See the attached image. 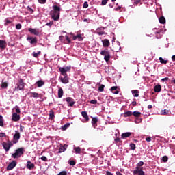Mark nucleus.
I'll return each instance as SVG.
<instances>
[{"instance_id":"1","label":"nucleus","mask_w":175,"mask_h":175,"mask_svg":"<svg viewBox=\"0 0 175 175\" xmlns=\"http://www.w3.org/2000/svg\"><path fill=\"white\" fill-rule=\"evenodd\" d=\"M53 10L51 11V16L53 20L58 21L59 20V14L61 12V8L58 5H53Z\"/></svg>"},{"instance_id":"2","label":"nucleus","mask_w":175,"mask_h":175,"mask_svg":"<svg viewBox=\"0 0 175 175\" xmlns=\"http://www.w3.org/2000/svg\"><path fill=\"white\" fill-rule=\"evenodd\" d=\"M23 154L24 148H20L16 150L15 153H13L12 154V158H14V159H16V158H20V157H21V155H23Z\"/></svg>"},{"instance_id":"3","label":"nucleus","mask_w":175,"mask_h":175,"mask_svg":"<svg viewBox=\"0 0 175 175\" xmlns=\"http://www.w3.org/2000/svg\"><path fill=\"white\" fill-rule=\"evenodd\" d=\"M100 54V55H104V59L106 62H107L108 61H110V58H111L110 52H109L107 49L101 51Z\"/></svg>"},{"instance_id":"4","label":"nucleus","mask_w":175,"mask_h":175,"mask_svg":"<svg viewBox=\"0 0 175 175\" xmlns=\"http://www.w3.org/2000/svg\"><path fill=\"white\" fill-rule=\"evenodd\" d=\"M71 66H66V67H60L59 68V70L61 73V75H62V76H66L68 75V74H66V72H69L71 69Z\"/></svg>"},{"instance_id":"5","label":"nucleus","mask_w":175,"mask_h":175,"mask_svg":"<svg viewBox=\"0 0 175 175\" xmlns=\"http://www.w3.org/2000/svg\"><path fill=\"white\" fill-rule=\"evenodd\" d=\"M133 173L134 175H146L144 171H143V167L139 166H136Z\"/></svg>"},{"instance_id":"6","label":"nucleus","mask_w":175,"mask_h":175,"mask_svg":"<svg viewBox=\"0 0 175 175\" xmlns=\"http://www.w3.org/2000/svg\"><path fill=\"white\" fill-rule=\"evenodd\" d=\"M2 146L4 148V150L6 151V152H8V151H9L10 150V147H12V146H13V144L12 142H10V141H8V142H3L2 143Z\"/></svg>"},{"instance_id":"7","label":"nucleus","mask_w":175,"mask_h":175,"mask_svg":"<svg viewBox=\"0 0 175 175\" xmlns=\"http://www.w3.org/2000/svg\"><path fill=\"white\" fill-rule=\"evenodd\" d=\"M15 90L16 91H21V90H24V81L23 79H21L18 83L16 84V87H15Z\"/></svg>"},{"instance_id":"8","label":"nucleus","mask_w":175,"mask_h":175,"mask_svg":"<svg viewBox=\"0 0 175 175\" xmlns=\"http://www.w3.org/2000/svg\"><path fill=\"white\" fill-rule=\"evenodd\" d=\"M27 42H29V43H30V44H36V43H38V39L36 38V37H31V36H28L27 38Z\"/></svg>"},{"instance_id":"9","label":"nucleus","mask_w":175,"mask_h":175,"mask_svg":"<svg viewBox=\"0 0 175 175\" xmlns=\"http://www.w3.org/2000/svg\"><path fill=\"white\" fill-rule=\"evenodd\" d=\"M20 132H18V131H15V134L14 135V143L15 144L20 140Z\"/></svg>"},{"instance_id":"10","label":"nucleus","mask_w":175,"mask_h":175,"mask_svg":"<svg viewBox=\"0 0 175 175\" xmlns=\"http://www.w3.org/2000/svg\"><path fill=\"white\" fill-rule=\"evenodd\" d=\"M66 102L68 103V106L70 107H73L75 105V99L72 98V97H67Z\"/></svg>"},{"instance_id":"11","label":"nucleus","mask_w":175,"mask_h":175,"mask_svg":"<svg viewBox=\"0 0 175 175\" xmlns=\"http://www.w3.org/2000/svg\"><path fill=\"white\" fill-rule=\"evenodd\" d=\"M29 32L30 33H32L33 35H36V36H38L40 32L39 31V29H32V28H29L28 29Z\"/></svg>"},{"instance_id":"12","label":"nucleus","mask_w":175,"mask_h":175,"mask_svg":"<svg viewBox=\"0 0 175 175\" xmlns=\"http://www.w3.org/2000/svg\"><path fill=\"white\" fill-rule=\"evenodd\" d=\"M16 165H17V162H16L15 161H13L8 165L7 170H12L14 169V167H16Z\"/></svg>"},{"instance_id":"13","label":"nucleus","mask_w":175,"mask_h":175,"mask_svg":"<svg viewBox=\"0 0 175 175\" xmlns=\"http://www.w3.org/2000/svg\"><path fill=\"white\" fill-rule=\"evenodd\" d=\"M64 77H59V80L63 83V84H68L69 83V78L68 75H63Z\"/></svg>"},{"instance_id":"14","label":"nucleus","mask_w":175,"mask_h":175,"mask_svg":"<svg viewBox=\"0 0 175 175\" xmlns=\"http://www.w3.org/2000/svg\"><path fill=\"white\" fill-rule=\"evenodd\" d=\"M14 21L13 18H6L4 20V25L6 27L9 25V24H12Z\"/></svg>"},{"instance_id":"15","label":"nucleus","mask_w":175,"mask_h":175,"mask_svg":"<svg viewBox=\"0 0 175 175\" xmlns=\"http://www.w3.org/2000/svg\"><path fill=\"white\" fill-rule=\"evenodd\" d=\"M72 39L73 40H78L79 42H82L83 36H81V34L78 33L76 36H73Z\"/></svg>"},{"instance_id":"16","label":"nucleus","mask_w":175,"mask_h":175,"mask_svg":"<svg viewBox=\"0 0 175 175\" xmlns=\"http://www.w3.org/2000/svg\"><path fill=\"white\" fill-rule=\"evenodd\" d=\"M161 116H172V112L167 109H163L161 111Z\"/></svg>"},{"instance_id":"17","label":"nucleus","mask_w":175,"mask_h":175,"mask_svg":"<svg viewBox=\"0 0 175 175\" xmlns=\"http://www.w3.org/2000/svg\"><path fill=\"white\" fill-rule=\"evenodd\" d=\"M81 116L85 118V121L86 122H88L90 121V118L88 117V114L87 113V111H82Z\"/></svg>"},{"instance_id":"18","label":"nucleus","mask_w":175,"mask_h":175,"mask_svg":"<svg viewBox=\"0 0 175 175\" xmlns=\"http://www.w3.org/2000/svg\"><path fill=\"white\" fill-rule=\"evenodd\" d=\"M66 148H68V145L64 144V146H60L58 153L61 154V152H65L66 151Z\"/></svg>"},{"instance_id":"19","label":"nucleus","mask_w":175,"mask_h":175,"mask_svg":"<svg viewBox=\"0 0 175 175\" xmlns=\"http://www.w3.org/2000/svg\"><path fill=\"white\" fill-rule=\"evenodd\" d=\"M12 120L17 122L20 120V115L17 114L16 113H14L12 114Z\"/></svg>"},{"instance_id":"20","label":"nucleus","mask_w":175,"mask_h":175,"mask_svg":"<svg viewBox=\"0 0 175 175\" xmlns=\"http://www.w3.org/2000/svg\"><path fill=\"white\" fill-rule=\"evenodd\" d=\"M27 95H29L30 98H39V94L33 92H30L27 93Z\"/></svg>"},{"instance_id":"21","label":"nucleus","mask_w":175,"mask_h":175,"mask_svg":"<svg viewBox=\"0 0 175 175\" xmlns=\"http://www.w3.org/2000/svg\"><path fill=\"white\" fill-rule=\"evenodd\" d=\"M103 47H109L110 46V42L107 39L102 40Z\"/></svg>"},{"instance_id":"22","label":"nucleus","mask_w":175,"mask_h":175,"mask_svg":"<svg viewBox=\"0 0 175 175\" xmlns=\"http://www.w3.org/2000/svg\"><path fill=\"white\" fill-rule=\"evenodd\" d=\"M162 90V87L161 85L158 84L154 86V92H161Z\"/></svg>"},{"instance_id":"23","label":"nucleus","mask_w":175,"mask_h":175,"mask_svg":"<svg viewBox=\"0 0 175 175\" xmlns=\"http://www.w3.org/2000/svg\"><path fill=\"white\" fill-rule=\"evenodd\" d=\"M27 167L29 170H31V169H33V167H35V164L31 163V161H27Z\"/></svg>"},{"instance_id":"24","label":"nucleus","mask_w":175,"mask_h":175,"mask_svg":"<svg viewBox=\"0 0 175 175\" xmlns=\"http://www.w3.org/2000/svg\"><path fill=\"white\" fill-rule=\"evenodd\" d=\"M132 135V133L131 132H126L122 134L121 137L122 139H126V137H129Z\"/></svg>"},{"instance_id":"25","label":"nucleus","mask_w":175,"mask_h":175,"mask_svg":"<svg viewBox=\"0 0 175 175\" xmlns=\"http://www.w3.org/2000/svg\"><path fill=\"white\" fill-rule=\"evenodd\" d=\"M36 84L37 87H38V88H40V87H43V85H44V81L40 80V81H38L36 83Z\"/></svg>"},{"instance_id":"26","label":"nucleus","mask_w":175,"mask_h":175,"mask_svg":"<svg viewBox=\"0 0 175 175\" xmlns=\"http://www.w3.org/2000/svg\"><path fill=\"white\" fill-rule=\"evenodd\" d=\"M8 85H9V84L8 83V82L2 81L0 84V87H1V88H3L4 90H6V88H8Z\"/></svg>"},{"instance_id":"27","label":"nucleus","mask_w":175,"mask_h":175,"mask_svg":"<svg viewBox=\"0 0 175 175\" xmlns=\"http://www.w3.org/2000/svg\"><path fill=\"white\" fill-rule=\"evenodd\" d=\"M74 151L75 152V154H81V148L80 147H75L74 146Z\"/></svg>"},{"instance_id":"28","label":"nucleus","mask_w":175,"mask_h":175,"mask_svg":"<svg viewBox=\"0 0 175 175\" xmlns=\"http://www.w3.org/2000/svg\"><path fill=\"white\" fill-rule=\"evenodd\" d=\"M63 96H64V90H62V88H59L58 98H62Z\"/></svg>"},{"instance_id":"29","label":"nucleus","mask_w":175,"mask_h":175,"mask_svg":"<svg viewBox=\"0 0 175 175\" xmlns=\"http://www.w3.org/2000/svg\"><path fill=\"white\" fill-rule=\"evenodd\" d=\"M111 91L113 94H115L116 95H117V94H118V90H117V86H113L111 88Z\"/></svg>"},{"instance_id":"30","label":"nucleus","mask_w":175,"mask_h":175,"mask_svg":"<svg viewBox=\"0 0 175 175\" xmlns=\"http://www.w3.org/2000/svg\"><path fill=\"white\" fill-rule=\"evenodd\" d=\"M40 54H42V52L40 51H38V53L36 52L32 53V55L34 57V58H38V57H39Z\"/></svg>"},{"instance_id":"31","label":"nucleus","mask_w":175,"mask_h":175,"mask_svg":"<svg viewBox=\"0 0 175 175\" xmlns=\"http://www.w3.org/2000/svg\"><path fill=\"white\" fill-rule=\"evenodd\" d=\"M159 21L160 24H165V23H166V19L165 17L161 16L159 18Z\"/></svg>"},{"instance_id":"32","label":"nucleus","mask_w":175,"mask_h":175,"mask_svg":"<svg viewBox=\"0 0 175 175\" xmlns=\"http://www.w3.org/2000/svg\"><path fill=\"white\" fill-rule=\"evenodd\" d=\"M5 46H6V42L1 40H0V49H5Z\"/></svg>"},{"instance_id":"33","label":"nucleus","mask_w":175,"mask_h":175,"mask_svg":"<svg viewBox=\"0 0 175 175\" xmlns=\"http://www.w3.org/2000/svg\"><path fill=\"white\" fill-rule=\"evenodd\" d=\"M132 94L135 98H137L139 96V90H132Z\"/></svg>"},{"instance_id":"34","label":"nucleus","mask_w":175,"mask_h":175,"mask_svg":"<svg viewBox=\"0 0 175 175\" xmlns=\"http://www.w3.org/2000/svg\"><path fill=\"white\" fill-rule=\"evenodd\" d=\"M54 111H49V120H54Z\"/></svg>"},{"instance_id":"35","label":"nucleus","mask_w":175,"mask_h":175,"mask_svg":"<svg viewBox=\"0 0 175 175\" xmlns=\"http://www.w3.org/2000/svg\"><path fill=\"white\" fill-rule=\"evenodd\" d=\"M133 113L131 111H126L124 113V117H131L132 116Z\"/></svg>"},{"instance_id":"36","label":"nucleus","mask_w":175,"mask_h":175,"mask_svg":"<svg viewBox=\"0 0 175 175\" xmlns=\"http://www.w3.org/2000/svg\"><path fill=\"white\" fill-rule=\"evenodd\" d=\"M133 115L134 116V117H140V116H142V113L139 111H134L133 112Z\"/></svg>"},{"instance_id":"37","label":"nucleus","mask_w":175,"mask_h":175,"mask_svg":"<svg viewBox=\"0 0 175 175\" xmlns=\"http://www.w3.org/2000/svg\"><path fill=\"white\" fill-rule=\"evenodd\" d=\"M159 59L161 64H164L165 65H166V64H167V60H165L162 57H159Z\"/></svg>"},{"instance_id":"38","label":"nucleus","mask_w":175,"mask_h":175,"mask_svg":"<svg viewBox=\"0 0 175 175\" xmlns=\"http://www.w3.org/2000/svg\"><path fill=\"white\" fill-rule=\"evenodd\" d=\"M98 122V118H93L92 120V124L94 126Z\"/></svg>"},{"instance_id":"39","label":"nucleus","mask_w":175,"mask_h":175,"mask_svg":"<svg viewBox=\"0 0 175 175\" xmlns=\"http://www.w3.org/2000/svg\"><path fill=\"white\" fill-rule=\"evenodd\" d=\"M105 90V85H101L99 88H98V91L100 92H103V90Z\"/></svg>"},{"instance_id":"40","label":"nucleus","mask_w":175,"mask_h":175,"mask_svg":"<svg viewBox=\"0 0 175 175\" xmlns=\"http://www.w3.org/2000/svg\"><path fill=\"white\" fill-rule=\"evenodd\" d=\"M0 126H3V118L0 115Z\"/></svg>"},{"instance_id":"41","label":"nucleus","mask_w":175,"mask_h":175,"mask_svg":"<svg viewBox=\"0 0 175 175\" xmlns=\"http://www.w3.org/2000/svg\"><path fill=\"white\" fill-rule=\"evenodd\" d=\"M130 148L133 150L136 149V145L135 144H130Z\"/></svg>"},{"instance_id":"42","label":"nucleus","mask_w":175,"mask_h":175,"mask_svg":"<svg viewBox=\"0 0 175 175\" xmlns=\"http://www.w3.org/2000/svg\"><path fill=\"white\" fill-rule=\"evenodd\" d=\"M57 175H68V172L66 171H62Z\"/></svg>"},{"instance_id":"43","label":"nucleus","mask_w":175,"mask_h":175,"mask_svg":"<svg viewBox=\"0 0 175 175\" xmlns=\"http://www.w3.org/2000/svg\"><path fill=\"white\" fill-rule=\"evenodd\" d=\"M69 164L71 165V166H75L76 165V162L73 160L72 161H69Z\"/></svg>"},{"instance_id":"44","label":"nucleus","mask_w":175,"mask_h":175,"mask_svg":"<svg viewBox=\"0 0 175 175\" xmlns=\"http://www.w3.org/2000/svg\"><path fill=\"white\" fill-rule=\"evenodd\" d=\"M143 165H144V162H143V161H139V162L137 163V166H138V167H141V166H143Z\"/></svg>"},{"instance_id":"45","label":"nucleus","mask_w":175,"mask_h":175,"mask_svg":"<svg viewBox=\"0 0 175 175\" xmlns=\"http://www.w3.org/2000/svg\"><path fill=\"white\" fill-rule=\"evenodd\" d=\"M168 159H169V158H167V156H164V157H163L162 160L163 162H167Z\"/></svg>"},{"instance_id":"46","label":"nucleus","mask_w":175,"mask_h":175,"mask_svg":"<svg viewBox=\"0 0 175 175\" xmlns=\"http://www.w3.org/2000/svg\"><path fill=\"white\" fill-rule=\"evenodd\" d=\"M15 109H16V113H18V114H20V113H21V111H20V107H18V106H16Z\"/></svg>"},{"instance_id":"47","label":"nucleus","mask_w":175,"mask_h":175,"mask_svg":"<svg viewBox=\"0 0 175 175\" xmlns=\"http://www.w3.org/2000/svg\"><path fill=\"white\" fill-rule=\"evenodd\" d=\"M90 103H91V105H96V103H98V100H90Z\"/></svg>"},{"instance_id":"48","label":"nucleus","mask_w":175,"mask_h":175,"mask_svg":"<svg viewBox=\"0 0 175 175\" xmlns=\"http://www.w3.org/2000/svg\"><path fill=\"white\" fill-rule=\"evenodd\" d=\"M108 1H109V0H102L101 3H102L103 6H105V5H106Z\"/></svg>"},{"instance_id":"49","label":"nucleus","mask_w":175,"mask_h":175,"mask_svg":"<svg viewBox=\"0 0 175 175\" xmlns=\"http://www.w3.org/2000/svg\"><path fill=\"white\" fill-rule=\"evenodd\" d=\"M41 160L44 161V162H47V157H46L45 156H42L41 157Z\"/></svg>"},{"instance_id":"50","label":"nucleus","mask_w":175,"mask_h":175,"mask_svg":"<svg viewBox=\"0 0 175 175\" xmlns=\"http://www.w3.org/2000/svg\"><path fill=\"white\" fill-rule=\"evenodd\" d=\"M46 0H38L39 3H41L42 5H44L46 3Z\"/></svg>"},{"instance_id":"51","label":"nucleus","mask_w":175,"mask_h":175,"mask_svg":"<svg viewBox=\"0 0 175 175\" xmlns=\"http://www.w3.org/2000/svg\"><path fill=\"white\" fill-rule=\"evenodd\" d=\"M16 29H21V24L18 23L16 25Z\"/></svg>"},{"instance_id":"52","label":"nucleus","mask_w":175,"mask_h":175,"mask_svg":"<svg viewBox=\"0 0 175 175\" xmlns=\"http://www.w3.org/2000/svg\"><path fill=\"white\" fill-rule=\"evenodd\" d=\"M83 8L85 9H87V8H88V3L87 1H85L84 3H83Z\"/></svg>"},{"instance_id":"53","label":"nucleus","mask_w":175,"mask_h":175,"mask_svg":"<svg viewBox=\"0 0 175 175\" xmlns=\"http://www.w3.org/2000/svg\"><path fill=\"white\" fill-rule=\"evenodd\" d=\"M27 10L29 12H31V13H33V10L32 8H31V7H29V6L27 7Z\"/></svg>"},{"instance_id":"54","label":"nucleus","mask_w":175,"mask_h":175,"mask_svg":"<svg viewBox=\"0 0 175 175\" xmlns=\"http://www.w3.org/2000/svg\"><path fill=\"white\" fill-rule=\"evenodd\" d=\"M115 142L116 143H120V142H121V139L120 138L117 137V138L115 139Z\"/></svg>"},{"instance_id":"55","label":"nucleus","mask_w":175,"mask_h":175,"mask_svg":"<svg viewBox=\"0 0 175 175\" xmlns=\"http://www.w3.org/2000/svg\"><path fill=\"white\" fill-rule=\"evenodd\" d=\"M66 40H67L68 43H70V39L69 38V36H66Z\"/></svg>"},{"instance_id":"56","label":"nucleus","mask_w":175,"mask_h":175,"mask_svg":"<svg viewBox=\"0 0 175 175\" xmlns=\"http://www.w3.org/2000/svg\"><path fill=\"white\" fill-rule=\"evenodd\" d=\"M53 22H49V23H47L46 24V25H47L48 27H51V25H53Z\"/></svg>"},{"instance_id":"57","label":"nucleus","mask_w":175,"mask_h":175,"mask_svg":"<svg viewBox=\"0 0 175 175\" xmlns=\"http://www.w3.org/2000/svg\"><path fill=\"white\" fill-rule=\"evenodd\" d=\"M167 80H169V77H165V78L161 79V81H163V83Z\"/></svg>"},{"instance_id":"58","label":"nucleus","mask_w":175,"mask_h":175,"mask_svg":"<svg viewBox=\"0 0 175 175\" xmlns=\"http://www.w3.org/2000/svg\"><path fill=\"white\" fill-rule=\"evenodd\" d=\"M5 136H6V134H5V133H0V137H5Z\"/></svg>"},{"instance_id":"59","label":"nucleus","mask_w":175,"mask_h":175,"mask_svg":"<svg viewBox=\"0 0 175 175\" xmlns=\"http://www.w3.org/2000/svg\"><path fill=\"white\" fill-rule=\"evenodd\" d=\"M105 175H113V173L109 172V171H106V174Z\"/></svg>"},{"instance_id":"60","label":"nucleus","mask_w":175,"mask_h":175,"mask_svg":"<svg viewBox=\"0 0 175 175\" xmlns=\"http://www.w3.org/2000/svg\"><path fill=\"white\" fill-rule=\"evenodd\" d=\"M146 140L148 142H151V137H148L146 138Z\"/></svg>"},{"instance_id":"61","label":"nucleus","mask_w":175,"mask_h":175,"mask_svg":"<svg viewBox=\"0 0 175 175\" xmlns=\"http://www.w3.org/2000/svg\"><path fill=\"white\" fill-rule=\"evenodd\" d=\"M59 40H61V42H62V40H64V36H60L59 37Z\"/></svg>"},{"instance_id":"62","label":"nucleus","mask_w":175,"mask_h":175,"mask_svg":"<svg viewBox=\"0 0 175 175\" xmlns=\"http://www.w3.org/2000/svg\"><path fill=\"white\" fill-rule=\"evenodd\" d=\"M120 9H121V7H120V6H118V7H117V8L115 9V10L118 11V10H120Z\"/></svg>"},{"instance_id":"63","label":"nucleus","mask_w":175,"mask_h":175,"mask_svg":"<svg viewBox=\"0 0 175 175\" xmlns=\"http://www.w3.org/2000/svg\"><path fill=\"white\" fill-rule=\"evenodd\" d=\"M98 35H105V33L103 31H100L98 33Z\"/></svg>"},{"instance_id":"64","label":"nucleus","mask_w":175,"mask_h":175,"mask_svg":"<svg viewBox=\"0 0 175 175\" xmlns=\"http://www.w3.org/2000/svg\"><path fill=\"white\" fill-rule=\"evenodd\" d=\"M172 61H175V55H172Z\"/></svg>"}]
</instances>
